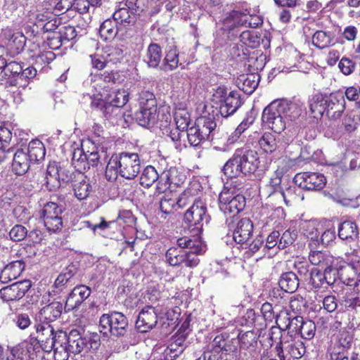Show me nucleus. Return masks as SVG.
Masks as SVG:
<instances>
[{"mask_svg": "<svg viewBox=\"0 0 360 360\" xmlns=\"http://www.w3.org/2000/svg\"><path fill=\"white\" fill-rule=\"evenodd\" d=\"M187 138L189 144L193 147H197L205 140L209 139L200 132V130L195 124L193 127L187 129Z\"/></svg>", "mask_w": 360, "mask_h": 360, "instance_id": "8fccbe9b", "label": "nucleus"}, {"mask_svg": "<svg viewBox=\"0 0 360 360\" xmlns=\"http://www.w3.org/2000/svg\"><path fill=\"white\" fill-rule=\"evenodd\" d=\"M86 153L83 148H75L72 153V164L78 170L86 169Z\"/></svg>", "mask_w": 360, "mask_h": 360, "instance_id": "6e6d98bb", "label": "nucleus"}, {"mask_svg": "<svg viewBox=\"0 0 360 360\" xmlns=\"http://www.w3.org/2000/svg\"><path fill=\"white\" fill-rule=\"evenodd\" d=\"M294 183L300 188L308 191L321 190L326 183V179L322 174L316 172H303L297 174L294 177Z\"/></svg>", "mask_w": 360, "mask_h": 360, "instance_id": "2eb2a0df", "label": "nucleus"}, {"mask_svg": "<svg viewBox=\"0 0 360 360\" xmlns=\"http://www.w3.org/2000/svg\"><path fill=\"white\" fill-rule=\"evenodd\" d=\"M55 360H68L71 352L68 350L65 343H55L53 348Z\"/></svg>", "mask_w": 360, "mask_h": 360, "instance_id": "774afa93", "label": "nucleus"}, {"mask_svg": "<svg viewBox=\"0 0 360 360\" xmlns=\"http://www.w3.org/2000/svg\"><path fill=\"white\" fill-rule=\"evenodd\" d=\"M316 326L314 322L310 320L304 321L300 328V336L303 339L311 340L315 334Z\"/></svg>", "mask_w": 360, "mask_h": 360, "instance_id": "e2e57ef3", "label": "nucleus"}, {"mask_svg": "<svg viewBox=\"0 0 360 360\" xmlns=\"http://www.w3.org/2000/svg\"><path fill=\"white\" fill-rule=\"evenodd\" d=\"M197 110L201 112V115L196 120L195 124L202 134L210 139L217 127V120L219 117L218 108L214 105L209 106L205 102L202 101L198 104Z\"/></svg>", "mask_w": 360, "mask_h": 360, "instance_id": "9d476101", "label": "nucleus"}, {"mask_svg": "<svg viewBox=\"0 0 360 360\" xmlns=\"http://www.w3.org/2000/svg\"><path fill=\"white\" fill-rule=\"evenodd\" d=\"M64 208L62 205H58L53 202H49L44 206L42 213L43 218L52 217L55 216L62 215Z\"/></svg>", "mask_w": 360, "mask_h": 360, "instance_id": "052dcab7", "label": "nucleus"}, {"mask_svg": "<svg viewBox=\"0 0 360 360\" xmlns=\"http://www.w3.org/2000/svg\"><path fill=\"white\" fill-rule=\"evenodd\" d=\"M34 231L27 233V229L22 225L14 226L9 232L10 238L12 240L19 242L25 238L26 236H31Z\"/></svg>", "mask_w": 360, "mask_h": 360, "instance_id": "680f3d73", "label": "nucleus"}, {"mask_svg": "<svg viewBox=\"0 0 360 360\" xmlns=\"http://www.w3.org/2000/svg\"><path fill=\"white\" fill-rule=\"evenodd\" d=\"M341 278L346 285L354 286L356 292H360V273L356 274L352 266L348 265L342 270Z\"/></svg>", "mask_w": 360, "mask_h": 360, "instance_id": "72a5a7b5", "label": "nucleus"}, {"mask_svg": "<svg viewBox=\"0 0 360 360\" xmlns=\"http://www.w3.org/2000/svg\"><path fill=\"white\" fill-rule=\"evenodd\" d=\"M288 104L285 100L274 101L264 108L262 122L275 133L280 134L285 129L284 116Z\"/></svg>", "mask_w": 360, "mask_h": 360, "instance_id": "39448f33", "label": "nucleus"}, {"mask_svg": "<svg viewBox=\"0 0 360 360\" xmlns=\"http://www.w3.org/2000/svg\"><path fill=\"white\" fill-rule=\"evenodd\" d=\"M360 124V115L355 111L346 114L342 121V125L347 132L355 131Z\"/></svg>", "mask_w": 360, "mask_h": 360, "instance_id": "3c124183", "label": "nucleus"}, {"mask_svg": "<svg viewBox=\"0 0 360 360\" xmlns=\"http://www.w3.org/2000/svg\"><path fill=\"white\" fill-rule=\"evenodd\" d=\"M63 306L60 302H52L44 307L36 314L35 321L42 324H51L58 319L63 311Z\"/></svg>", "mask_w": 360, "mask_h": 360, "instance_id": "412c9836", "label": "nucleus"}, {"mask_svg": "<svg viewBox=\"0 0 360 360\" xmlns=\"http://www.w3.org/2000/svg\"><path fill=\"white\" fill-rule=\"evenodd\" d=\"M27 156L31 162H39L45 157L46 150L43 143L39 140L30 142L27 151Z\"/></svg>", "mask_w": 360, "mask_h": 360, "instance_id": "c9c22d12", "label": "nucleus"}, {"mask_svg": "<svg viewBox=\"0 0 360 360\" xmlns=\"http://www.w3.org/2000/svg\"><path fill=\"white\" fill-rule=\"evenodd\" d=\"M288 320V323L285 326V330L293 334L294 335H299L300 326L302 325L304 319L302 316H296L292 319L285 316Z\"/></svg>", "mask_w": 360, "mask_h": 360, "instance_id": "338daca9", "label": "nucleus"}, {"mask_svg": "<svg viewBox=\"0 0 360 360\" xmlns=\"http://www.w3.org/2000/svg\"><path fill=\"white\" fill-rule=\"evenodd\" d=\"M138 101L139 110L134 113L136 122L141 127L149 128L154 126L158 120V108L155 95L152 91H140Z\"/></svg>", "mask_w": 360, "mask_h": 360, "instance_id": "7ed1b4c3", "label": "nucleus"}, {"mask_svg": "<svg viewBox=\"0 0 360 360\" xmlns=\"http://www.w3.org/2000/svg\"><path fill=\"white\" fill-rule=\"evenodd\" d=\"M319 223L315 219L304 220L300 222V228L302 233L311 240L319 242Z\"/></svg>", "mask_w": 360, "mask_h": 360, "instance_id": "4c0bfd02", "label": "nucleus"}, {"mask_svg": "<svg viewBox=\"0 0 360 360\" xmlns=\"http://www.w3.org/2000/svg\"><path fill=\"white\" fill-rule=\"evenodd\" d=\"M128 97L127 91H109L106 94V102L109 103L107 107L112 111H120V108L127 103Z\"/></svg>", "mask_w": 360, "mask_h": 360, "instance_id": "c756f323", "label": "nucleus"}, {"mask_svg": "<svg viewBox=\"0 0 360 360\" xmlns=\"http://www.w3.org/2000/svg\"><path fill=\"white\" fill-rule=\"evenodd\" d=\"M184 250L179 246L169 248L165 254L167 262L173 266L182 264L184 262Z\"/></svg>", "mask_w": 360, "mask_h": 360, "instance_id": "c03bdc74", "label": "nucleus"}, {"mask_svg": "<svg viewBox=\"0 0 360 360\" xmlns=\"http://www.w3.org/2000/svg\"><path fill=\"white\" fill-rule=\"evenodd\" d=\"M294 336L295 335L293 334H292L287 330L283 329V331L282 333V338H281L279 342H277V345L276 346V349L278 352V354L281 360L285 359V347L295 341L293 339Z\"/></svg>", "mask_w": 360, "mask_h": 360, "instance_id": "864d4df0", "label": "nucleus"}, {"mask_svg": "<svg viewBox=\"0 0 360 360\" xmlns=\"http://www.w3.org/2000/svg\"><path fill=\"white\" fill-rule=\"evenodd\" d=\"M359 230L356 224L351 221H345L340 224L338 236L342 240L354 241L358 238Z\"/></svg>", "mask_w": 360, "mask_h": 360, "instance_id": "c85d7f7f", "label": "nucleus"}, {"mask_svg": "<svg viewBox=\"0 0 360 360\" xmlns=\"http://www.w3.org/2000/svg\"><path fill=\"white\" fill-rule=\"evenodd\" d=\"M309 260L311 264L320 266L323 269L334 268L333 257L327 252L322 251H311L309 255Z\"/></svg>", "mask_w": 360, "mask_h": 360, "instance_id": "cd10ccee", "label": "nucleus"}, {"mask_svg": "<svg viewBox=\"0 0 360 360\" xmlns=\"http://www.w3.org/2000/svg\"><path fill=\"white\" fill-rule=\"evenodd\" d=\"M179 65V51L176 47H171L164 59L163 69L165 71L173 70Z\"/></svg>", "mask_w": 360, "mask_h": 360, "instance_id": "49530a36", "label": "nucleus"}, {"mask_svg": "<svg viewBox=\"0 0 360 360\" xmlns=\"http://www.w3.org/2000/svg\"><path fill=\"white\" fill-rule=\"evenodd\" d=\"M37 72V70L34 66L22 69L20 75L18 77L11 78L9 82L12 86L25 89L29 85V80L36 76Z\"/></svg>", "mask_w": 360, "mask_h": 360, "instance_id": "2f4dec72", "label": "nucleus"}, {"mask_svg": "<svg viewBox=\"0 0 360 360\" xmlns=\"http://www.w3.org/2000/svg\"><path fill=\"white\" fill-rule=\"evenodd\" d=\"M176 243L179 248L185 249L183 263L190 268L196 266L200 262L198 255L205 252V246L199 237L191 238L188 236H184L179 238Z\"/></svg>", "mask_w": 360, "mask_h": 360, "instance_id": "6e6552de", "label": "nucleus"}, {"mask_svg": "<svg viewBox=\"0 0 360 360\" xmlns=\"http://www.w3.org/2000/svg\"><path fill=\"white\" fill-rule=\"evenodd\" d=\"M335 96L330 93L329 96L318 92L309 100V115L316 121L320 120L328 108L333 105Z\"/></svg>", "mask_w": 360, "mask_h": 360, "instance_id": "f3484780", "label": "nucleus"}, {"mask_svg": "<svg viewBox=\"0 0 360 360\" xmlns=\"http://www.w3.org/2000/svg\"><path fill=\"white\" fill-rule=\"evenodd\" d=\"M30 162L25 150L18 149L13 155L12 169L16 175H22L28 171Z\"/></svg>", "mask_w": 360, "mask_h": 360, "instance_id": "bb28decb", "label": "nucleus"}, {"mask_svg": "<svg viewBox=\"0 0 360 360\" xmlns=\"http://www.w3.org/2000/svg\"><path fill=\"white\" fill-rule=\"evenodd\" d=\"M127 317L122 313L117 311L104 314L99 320L100 332L105 335L110 334L115 337L123 336L127 332Z\"/></svg>", "mask_w": 360, "mask_h": 360, "instance_id": "0eeeda50", "label": "nucleus"}, {"mask_svg": "<svg viewBox=\"0 0 360 360\" xmlns=\"http://www.w3.org/2000/svg\"><path fill=\"white\" fill-rule=\"evenodd\" d=\"M312 44L321 49L327 48L333 44V36L330 32L318 30L312 36Z\"/></svg>", "mask_w": 360, "mask_h": 360, "instance_id": "37998d69", "label": "nucleus"}, {"mask_svg": "<svg viewBox=\"0 0 360 360\" xmlns=\"http://www.w3.org/2000/svg\"><path fill=\"white\" fill-rule=\"evenodd\" d=\"M253 231V224L248 218L240 219L233 232V239L241 245H247Z\"/></svg>", "mask_w": 360, "mask_h": 360, "instance_id": "b1692460", "label": "nucleus"}, {"mask_svg": "<svg viewBox=\"0 0 360 360\" xmlns=\"http://www.w3.org/2000/svg\"><path fill=\"white\" fill-rule=\"evenodd\" d=\"M160 209L163 214H169L176 210V198L164 196L160 201Z\"/></svg>", "mask_w": 360, "mask_h": 360, "instance_id": "0e129e2a", "label": "nucleus"}, {"mask_svg": "<svg viewBox=\"0 0 360 360\" xmlns=\"http://www.w3.org/2000/svg\"><path fill=\"white\" fill-rule=\"evenodd\" d=\"M305 347L302 342L297 340L288 344L285 347V356L289 355L292 359H300L305 353Z\"/></svg>", "mask_w": 360, "mask_h": 360, "instance_id": "a18cd8bd", "label": "nucleus"}, {"mask_svg": "<svg viewBox=\"0 0 360 360\" xmlns=\"http://www.w3.org/2000/svg\"><path fill=\"white\" fill-rule=\"evenodd\" d=\"M219 208L224 214H238L245 206V198L241 194H236L234 188H225L219 196Z\"/></svg>", "mask_w": 360, "mask_h": 360, "instance_id": "f8f14e48", "label": "nucleus"}, {"mask_svg": "<svg viewBox=\"0 0 360 360\" xmlns=\"http://www.w3.org/2000/svg\"><path fill=\"white\" fill-rule=\"evenodd\" d=\"M210 219L206 205L201 200H196L187 210L184 217L186 227L195 231V235L201 233L204 224H207Z\"/></svg>", "mask_w": 360, "mask_h": 360, "instance_id": "423d86ee", "label": "nucleus"}, {"mask_svg": "<svg viewBox=\"0 0 360 360\" xmlns=\"http://www.w3.org/2000/svg\"><path fill=\"white\" fill-rule=\"evenodd\" d=\"M186 101L180 102L179 109H176L174 113V120L176 123V129L179 131H184L188 129L190 123V115L186 110Z\"/></svg>", "mask_w": 360, "mask_h": 360, "instance_id": "7c9ffc66", "label": "nucleus"}, {"mask_svg": "<svg viewBox=\"0 0 360 360\" xmlns=\"http://www.w3.org/2000/svg\"><path fill=\"white\" fill-rule=\"evenodd\" d=\"M259 144L261 148L265 153H272L277 148V141L274 134L265 133L259 140Z\"/></svg>", "mask_w": 360, "mask_h": 360, "instance_id": "09e8293b", "label": "nucleus"}, {"mask_svg": "<svg viewBox=\"0 0 360 360\" xmlns=\"http://www.w3.org/2000/svg\"><path fill=\"white\" fill-rule=\"evenodd\" d=\"M214 91L211 98L216 104L219 103V114L223 117L233 115L243 104V99L238 91Z\"/></svg>", "mask_w": 360, "mask_h": 360, "instance_id": "9b49d317", "label": "nucleus"}, {"mask_svg": "<svg viewBox=\"0 0 360 360\" xmlns=\"http://www.w3.org/2000/svg\"><path fill=\"white\" fill-rule=\"evenodd\" d=\"M31 286L29 280L15 282L0 290V298L5 302L18 300L24 297Z\"/></svg>", "mask_w": 360, "mask_h": 360, "instance_id": "aec40b11", "label": "nucleus"}, {"mask_svg": "<svg viewBox=\"0 0 360 360\" xmlns=\"http://www.w3.org/2000/svg\"><path fill=\"white\" fill-rule=\"evenodd\" d=\"M255 76L250 75H240L238 78L236 83L239 90H247V89H252L255 90L258 86V81L255 80Z\"/></svg>", "mask_w": 360, "mask_h": 360, "instance_id": "4d7b16f0", "label": "nucleus"}, {"mask_svg": "<svg viewBox=\"0 0 360 360\" xmlns=\"http://www.w3.org/2000/svg\"><path fill=\"white\" fill-rule=\"evenodd\" d=\"M337 274L336 268H326L323 272L313 268L309 274V282L314 288H327L335 283Z\"/></svg>", "mask_w": 360, "mask_h": 360, "instance_id": "6ab92c4d", "label": "nucleus"}, {"mask_svg": "<svg viewBox=\"0 0 360 360\" xmlns=\"http://www.w3.org/2000/svg\"><path fill=\"white\" fill-rule=\"evenodd\" d=\"M162 49L158 44H150L147 49L145 60L150 68H157L162 58Z\"/></svg>", "mask_w": 360, "mask_h": 360, "instance_id": "ea45409f", "label": "nucleus"}, {"mask_svg": "<svg viewBox=\"0 0 360 360\" xmlns=\"http://www.w3.org/2000/svg\"><path fill=\"white\" fill-rule=\"evenodd\" d=\"M14 359L11 360H32L35 357L34 347L32 345L20 347L13 354Z\"/></svg>", "mask_w": 360, "mask_h": 360, "instance_id": "5fc2aeb1", "label": "nucleus"}, {"mask_svg": "<svg viewBox=\"0 0 360 360\" xmlns=\"http://www.w3.org/2000/svg\"><path fill=\"white\" fill-rule=\"evenodd\" d=\"M25 267L22 260L12 261L5 265L0 271V282L7 283L20 276Z\"/></svg>", "mask_w": 360, "mask_h": 360, "instance_id": "393cba45", "label": "nucleus"}, {"mask_svg": "<svg viewBox=\"0 0 360 360\" xmlns=\"http://www.w3.org/2000/svg\"><path fill=\"white\" fill-rule=\"evenodd\" d=\"M255 120V112L252 110L248 112L244 119L233 133L232 137L229 138L228 141L229 143H233L236 141L240 136L254 123Z\"/></svg>", "mask_w": 360, "mask_h": 360, "instance_id": "79ce46f5", "label": "nucleus"}, {"mask_svg": "<svg viewBox=\"0 0 360 360\" xmlns=\"http://www.w3.org/2000/svg\"><path fill=\"white\" fill-rule=\"evenodd\" d=\"M158 321V309L151 305H146L139 313L135 326L140 333H147L156 326Z\"/></svg>", "mask_w": 360, "mask_h": 360, "instance_id": "a211bd4d", "label": "nucleus"}, {"mask_svg": "<svg viewBox=\"0 0 360 360\" xmlns=\"http://www.w3.org/2000/svg\"><path fill=\"white\" fill-rule=\"evenodd\" d=\"M261 312L264 316V319L266 321L271 322L273 319L276 318V321L277 324H278V321L280 318H281L283 315H288L286 312H281L279 314L275 315L272 304L269 302H265L262 305Z\"/></svg>", "mask_w": 360, "mask_h": 360, "instance_id": "bf43d9fd", "label": "nucleus"}, {"mask_svg": "<svg viewBox=\"0 0 360 360\" xmlns=\"http://www.w3.org/2000/svg\"><path fill=\"white\" fill-rule=\"evenodd\" d=\"M284 174V169L278 167L269 176L267 183L263 188V192L268 198L272 195L278 196L281 192L283 188V185L288 180Z\"/></svg>", "mask_w": 360, "mask_h": 360, "instance_id": "4be33fe9", "label": "nucleus"}, {"mask_svg": "<svg viewBox=\"0 0 360 360\" xmlns=\"http://www.w3.org/2000/svg\"><path fill=\"white\" fill-rule=\"evenodd\" d=\"M247 51L248 49L240 44L231 45L229 50L230 57L236 62L244 61L248 56Z\"/></svg>", "mask_w": 360, "mask_h": 360, "instance_id": "603ef678", "label": "nucleus"}, {"mask_svg": "<svg viewBox=\"0 0 360 360\" xmlns=\"http://www.w3.org/2000/svg\"><path fill=\"white\" fill-rule=\"evenodd\" d=\"M141 169L139 155L136 153H121L113 155L105 167V177L107 181H115L120 174L127 179H134Z\"/></svg>", "mask_w": 360, "mask_h": 360, "instance_id": "f257e3e1", "label": "nucleus"}, {"mask_svg": "<svg viewBox=\"0 0 360 360\" xmlns=\"http://www.w3.org/2000/svg\"><path fill=\"white\" fill-rule=\"evenodd\" d=\"M57 337L58 342L65 343L68 350L73 354L86 352L89 349H96L99 345L97 340L84 335L77 329L71 330L69 333L63 331Z\"/></svg>", "mask_w": 360, "mask_h": 360, "instance_id": "20e7f679", "label": "nucleus"}, {"mask_svg": "<svg viewBox=\"0 0 360 360\" xmlns=\"http://www.w3.org/2000/svg\"><path fill=\"white\" fill-rule=\"evenodd\" d=\"M277 198L282 199L287 206H290L292 202H296L299 199L303 200L304 195L302 193L300 188L297 189L295 187L289 186L285 190L283 188Z\"/></svg>", "mask_w": 360, "mask_h": 360, "instance_id": "a19ab883", "label": "nucleus"}, {"mask_svg": "<svg viewBox=\"0 0 360 360\" xmlns=\"http://www.w3.org/2000/svg\"><path fill=\"white\" fill-rule=\"evenodd\" d=\"M71 176L68 170L58 162H50L46 169L45 179L46 188L50 191L58 189L63 184L68 182Z\"/></svg>", "mask_w": 360, "mask_h": 360, "instance_id": "4468645a", "label": "nucleus"}, {"mask_svg": "<svg viewBox=\"0 0 360 360\" xmlns=\"http://www.w3.org/2000/svg\"><path fill=\"white\" fill-rule=\"evenodd\" d=\"M240 349L250 352L255 350L257 346L258 335L252 330H249L238 335Z\"/></svg>", "mask_w": 360, "mask_h": 360, "instance_id": "f704fd0d", "label": "nucleus"}, {"mask_svg": "<svg viewBox=\"0 0 360 360\" xmlns=\"http://www.w3.org/2000/svg\"><path fill=\"white\" fill-rule=\"evenodd\" d=\"M259 164L257 152L248 147H243L235 150L233 156L224 165L222 172L228 178H236L253 174Z\"/></svg>", "mask_w": 360, "mask_h": 360, "instance_id": "f03ea898", "label": "nucleus"}, {"mask_svg": "<svg viewBox=\"0 0 360 360\" xmlns=\"http://www.w3.org/2000/svg\"><path fill=\"white\" fill-rule=\"evenodd\" d=\"M37 336L36 340L40 345V347L45 352H50L54 347L55 343H58V337L63 330H55L52 324H42L36 321L34 325Z\"/></svg>", "mask_w": 360, "mask_h": 360, "instance_id": "ddd939ff", "label": "nucleus"}, {"mask_svg": "<svg viewBox=\"0 0 360 360\" xmlns=\"http://www.w3.org/2000/svg\"><path fill=\"white\" fill-rule=\"evenodd\" d=\"M113 19L117 24L127 26L136 21V13L127 7H122L113 13Z\"/></svg>", "mask_w": 360, "mask_h": 360, "instance_id": "e433bc0d", "label": "nucleus"}, {"mask_svg": "<svg viewBox=\"0 0 360 360\" xmlns=\"http://www.w3.org/2000/svg\"><path fill=\"white\" fill-rule=\"evenodd\" d=\"M44 226L50 232L56 233L62 229L63 219L61 215L43 218Z\"/></svg>", "mask_w": 360, "mask_h": 360, "instance_id": "13d9d810", "label": "nucleus"}, {"mask_svg": "<svg viewBox=\"0 0 360 360\" xmlns=\"http://www.w3.org/2000/svg\"><path fill=\"white\" fill-rule=\"evenodd\" d=\"M297 238V233L295 231L286 230L280 236L278 249L283 250L292 245Z\"/></svg>", "mask_w": 360, "mask_h": 360, "instance_id": "69168bd1", "label": "nucleus"}, {"mask_svg": "<svg viewBox=\"0 0 360 360\" xmlns=\"http://www.w3.org/2000/svg\"><path fill=\"white\" fill-rule=\"evenodd\" d=\"M184 176L181 174L174 167L160 170V181L155 186L154 195H159L167 191L171 184L179 186L184 182Z\"/></svg>", "mask_w": 360, "mask_h": 360, "instance_id": "dca6fc26", "label": "nucleus"}, {"mask_svg": "<svg viewBox=\"0 0 360 360\" xmlns=\"http://www.w3.org/2000/svg\"><path fill=\"white\" fill-rule=\"evenodd\" d=\"M91 288L85 285H76L69 294L65 309L68 311L78 309L80 305L90 296Z\"/></svg>", "mask_w": 360, "mask_h": 360, "instance_id": "5701e85b", "label": "nucleus"}, {"mask_svg": "<svg viewBox=\"0 0 360 360\" xmlns=\"http://www.w3.org/2000/svg\"><path fill=\"white\" fill-rule=\"evenodd\" d=\"M262 22L258 19L257 22L252 23L248 21V15L245 13L240 11H231L228 13L222 22V30L226 34L227 37L233 40L238 34L239 27L242 26L257 27Z\"/></svg>", "mask_w": 360, "mask_h": 360, "instance_id": "1a4fd4ad", "label": "nucleus"}, {"mask_svg": "<svg viewBox=\"0 0 360 360\" xmlns=\"http://www.w3.org/2000/svg\"><path fill=\"white\" fill-rule=\"evenodd\" d=\"M117 24L114 19L104 20L99 28L101 37L105 41L113 39L118 33Z\"/></svg>", "mask_w": 360, "mask_h": 360, "instance_id": "58836bf2", "label": "nucleus"}, {"mask_svg": "<svg viewBox=\"0 0 360 360\" xmlns=\"http://www.w3.org/2000/svg\"><path fill=\"white\" fill-rule=\"evenodd\" d=\"M73 187L76 198L80 200L86 199L91 191V184L84 178L81 181H76Z\"/></svg>", "mask_w": 360, "mask_h": 360, "instance_id": "de8ad7c7", "label": "nucleus"}, {"mask_svg": "<svg viewBox=\"0 0 360 360\" xmlns=\"http://www.w3.org/2000/svg\"><path fill=\"white\" fill-rule=\"evenodd\" d=\"M139 181L141 186L150 188L155 182L160 181V170L158 171L153 166L148 165L143 170Z\"/></svg>", "mask_w": 360, "mask_h": 360, "instance_id": "473e14b6", "label": "nucleus"}, {"mask_svg": "<svg viewBox=\"0 0 360 360\" xmlns=\"http://www.w3.org/2000/svg\"><path fill=\"white\" fill-rule=\"evenodd\" d=\"M278 285L281 290L277 289L276 292H279L282 290L285 292L293 293L300 285V279L297 275L292 271L284 272L280 276ZM273 292L275 294L276 290H274Z\"/></svg>", "mask_w": 360, "mask_h": 360, "instance_id": "a878e982", "label": "nucleus"}]
</instances>
